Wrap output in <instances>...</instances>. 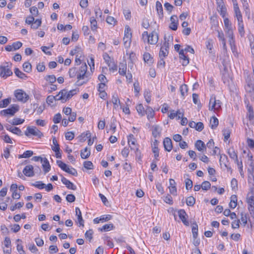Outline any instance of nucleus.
Listing matches in <instances>:
<instances>
[{"label": "nucleus", "mask_w": 254, "mask_h": 254, "mask_svg": "<svg viewBox=\"0 0 254 254\" xmlns=\"http://www.w3.org/2000/svg\"><path fill=\"white\" fill-rule=\"evenodd\" d=\"M19 106L17 105H13L10 108L3 110L0 111V114L1 116H6L7 115H10L11 116H13L14 114L18 111Z\"/></svg>", "instance_id": "obj_9"}, {"label": "nucleus", "mask_w": 254, "mask_h": 254, "mask_svg": "<svg viewBox=\"0 0 254 254\" xmlns=\"http://www.w3.org/2000/svg\"><path fill=\"white\" fill-rule=\"evenodd\" d=\"M42 163V166L44 169L45 174L49 172L51 169V166L49 164V161L46 158H43Z\"/></svg>", "instance_id": "obj_25"}, {"label": "nucleus", "mask_w": 254, "mask_h": 254, "mask_svg": "<svg viewBox=\"0 0 254 254\" xmlns=\"http://www.w3.org/2000/svg\"><path fill=\"white\" fill-rule=\"evenodd\" d=\"M90 22L92 30H96L97 28V24L95 18L94 17H91L90 19Z\"/></svg>", "instance_id": "obj_41"}, {"label": "nucleus", "mask_w": 254, "mask_h": 254, "mask_svg": "<svg viewBox=\"0 0 254 254\" xmlns=\"http://www.w3.org/2000/svg\"><path fill=\"white\" fill-rule=\"evenodd\" d=\"M232 2L233 3L235 16L237 18L238 22H241L243 21L242 15L238 6L237 0H232Z\"/></svg>", "instance_id": "obj_10"}, {"label": "nucleus", "mask_w": 254, "mask_h": 254, "mask_svg": "<svg viewBox=\"0 0 254 254\" xmlns=\"http://www.w3.org/2000/svg\"><path fill=\"white\" fill-rule=\"evenodd\" d=\"M65 94V92H64V91H62V90L58 94H57V95H56L55 96H54L55 97V101L56 100H62V102L64 103L65 102V101H64V94Z\"/></svg>", "instance_id": "obj_37"}, {"label": "nucleus", "mask_w": 254, "mask_h": 254, "mask_svg": "<svg viewBox=\"0 0 254 254\" xmlns=\"http://www.w3.org/2000/svg\"><path fill=\"white\" fill-rule=\"evenodd\" d=\"M42 23L41 19H37L31 25V27L34 29H37L41 26Z\"/></svg>", "instance_id": "obj_39"}, {"label": "nucleus", "mask_w": 254, "mask_h": 254, "mask_svg": "<svg viewBox=\"0 0 254 254\" xmlns=\"http://www.w3.org/2000/svg\"><path fill=\"white\" fill-rule=\"evenodd\" d=\"M62 182L68 189L72 190H75L76 189V187L72 183L64 177L62 178Z\"/></svg>", "instance_id": "obj_21"}, {"label": "nucleus", "mask_w": 254, "mask_h": 254, "mask_svg": "<svg viewBox=\"0 0 254 254\" xmlns=\"http://www.w3.org/2000/svg\"><path fill=\"white\" fill-rule=\"evenodd\" d=\"M195 148L200 152H203L204 150L206 149V145L201 140H197L195 143Z\"/></svg>", "instance_id": "obj_22"}, {"label": "nucleus", "mask_w": 254, "mask_h": 254, "mask_svg": "<svg viewBox=\"0 0 254 254\" xmlns=\"http://www.w3.org/2000/svg\"><path fill=\"white\" fill-rule=\"evenodd\" d=\"M23 174L27 177H32L34 176V167L31 165L25 166L23 170Z\"/></svg>", "instance_id": "obj_14"}, {"label": "nucleus", "mask_w": 254, "mask_h": 254, "mask_svg": "<svg viewBox=\"0 0 254 254\" xmlns=\"http://www.w3.org/2000/svg\"><path fill=\"white\" fill-rule=\"evenodd\" d=\"M171 23L169 28L173 30H176L178 28V18L176 15H173L170 18Z\"/></svg>", "instance_id": "obj_18"}, {"label": "nucleus", "mask_w": 254, "mask_h": 254, "mask_svg": "<svg viewBox=\"0 0 254 254\" xmlns=\"http://www.w3.org/2000/svg\"><path fill=\"white\" fill-rule=\"evenodd\" d=\"M247 92L250 93L251 96L254 94V84L251 82H248L245 86Z\"/></svg>", "instance_id": "obj_26"}, {"label": "nucleus", "mask_w": 254, "mask_h": 254, "mask_svg": "<svg viewBox=\"0 0 254 254\" xmlns=\"http://www.w3.org/2000/svg\"><path fill=\"white\" fill-rule=\"evenodd\" d=\"M93 234V231L92 229H90L88 231H87L85 234V237L86 238L88 239L89 241L92 239V235Z\"/></svg>", "instance_id": "obj_62"}, {"label": "nucleus", "mask_w": 254, "mask_h": 254, "mask_svg": "<svg viewBox=\"0 0 254 254\" xmlns=\"http://www.w3.org/2000/svg\"><path fill=\"white\" fill-rule=\"evenodd\" d=\"M230 198L229 206L231 208H235L237 205V196L236 195H232Z\"/></svg>", "instance_id": "obj_30"}, {"label": "nucleus", "mask_w": 254, "mask_h": 254, "mask_svg": "<svg viewBox=\"0 0 254 254\" xmlns=\"http://www.w3.org/2000/svg\"><path fill=\"white\" fill-rule=\"evenodd\" d=\"M12 45L13 46V50L15 51V50H18L22 47V43L21 42L17 41L16 42L13 43Z\"/></svg>", "instance_id": "obj_63"}, {"label": "nucleus", "mask_w": 254, "mask_h": 254, "mask_svg": "<svg viewBox=\"0 0 254 254\" xmlns=\"http://www.w3.org/2000/svg\"><path fill=\"white\" fill-rule=\"evenodd\" d=\"M195 199L193 196H190L186 199V203L188 206H192L195 204Z\"/></svg>", "instance_id": "obj_44"}, {"label": "nucleus", "mask_w": 254, "mask_h": 254, "mask_svg": "<svg viewBox=\"0 0 254 254\" xmlns=\"http://www.w3.org/2000/svg\"><path fill=\"white\" fill-rule=\"evenodd\" d=\"M112 218V216L111 215H103L100 216L99 218V220H101V222L103 223L111 220Z\"/></svg>", "instance_id": "obj_50"}, {"label": "nucleus", "mask_w": 254, "mask_h": 254, "mask_svg": "<svg viewBox=\"0 0 254 254\" xmlns=\"http://www.w3.org/2000/svg\"><path fill=\"white\" fill-rule=\"evenodd\" d=\"M188 90V86L186 84L182 85L180 87V91L182 96H184L185 93H187Z\"/></svg>", "instance_id": "obj_61"}, {"label": "nucleus", "mask_w": 254, "mask_h": 254, "mask_svg": "<svg viewBox=\"0 0 254 254\" xmlns=\"http://www.w3.org/2000/svg\"><path fill=\"white\" fill-rule=\"evenodd\" d=\"M115 228V226L113 224H107L104 225L102 228L99 229L100 231H109L113 230Z\"/></svg>", "instance_id": "obj_31"}, {"label": "nucleus", "mask_w": 254, "mask_h": 254, "mask_svg": "<svg viewBox=\"0 0 254 254\" xmlns=\"http://www.w3.org/2000/svg\"><path fill=\"white\" fill-rule=\"evenodd\" d=\"M12 74V71L8 66H0V76L1 77L6 78Z\"/></svg>", "instance_id": "obj_11"}, {"label": "nucleus", "mask_w": 254, "mask_h": 254, "mask_svg": "<svg viewBox=\"0 0 254 254\" xmlns=\"http://www.w3.org/2000/svg\"><path fill=\"white\" fill-rule=\"evenodd\" d=\"M238 22V31L241 36H244L245 34V30L243 24V21L242 22Z\"/></svg>", "instance_id": "obj_46"}, {"label": "nucleus", "mask_w": 254, "mask_h": 254, "mask_svg": "<svg viewBox=\"0 0 254 254\" xmlns=\"http://www.w3.org/2000/svg\"><path fill=\"white\" fill-rule=\"evenodd\" d=\"M247 143L248 145V146L251 149H254V140L251 138H248L247 140Z\"/></svg>", "instance_id": "obj_64"}, {"label": "nucleus", "mask_w": 254, "mask_h": 254, "mask_svg": "<svg viewBox=\"0 0 254 254\" xmlns=\"http://www.w3.org/2000/svg\"><path fill=\"white\" fill-rule=\"evenodd\" d=\"M87 66L85 63L83 64L77 71L76 85L81 86L89 80L88 73L87 72Z\"/></svg>", "instance_id": "obj_1"}, {"label": "nucleus", "mask_w": 254, "mask_h": 254, "mask_svg": "<svg viewBox=\"0 0 254 254\" xmlns=\"http://www.w3.org/2000/svg\"><path fill=\"white\" fill-rule=\"evenodd\" d=\"M24 122V119H21L19 118H14L12 120L11 122H10V124L12 125H18L22 124Z\"/></svg>", "instance_id": "obj_48"}, {"label": "nucleus", "mask_w": 254, "mask_h": 254, "mask_svg": "<svg viewBox=\"0 0 254 254\" xmlns=\"http://www.w3.org/2000/svg\"><path fill=\"white\" fill-rule=\"evenodd\" d=\"M90 155V150L88 151L87 148L86 147L83 151H81L80 155L81 157L83 159L87 158Z\"/></svg>", "instance_id": "obj_45"}, {"label": "nucleus", "mask_w": 254, "mask_h": 254, "mask_svg": "<svg viewBox=\"0 0 254 254\" xmlns=\"http://www.w3.org/2000/svg\"><path fill=\"white\" fill-rule=\"evenodd\" d=\"M152 135L155 138L159 137L161 135V128L158 126H155L152 127Z\"/></svg>", "instance_id": "obj_23"}, {"label": "nucleus", "mask_w": 254, "mask_h": 254, "mask_svg": "<svg viewBox=\"0 0 254 254\" xmlns=\"http://www.w3.org/2000/svg\"><path fill=\"white\" fill-rule=\"evenodd\" d=\"M24 70L26 72H30L32 70V66L29 62H25L23 64Z\"/></svg>", "instance_id": "obj_47"}, {"label": "nucleus", "mask_w": 254, "mask_h": 254, "mask_svg": "<svg viewBox=\"0 0 254 254\" xmlns=\"http://www.w3.org/2000/svg\"><path fill=\"white\" fill-rule=\"evenodd\" d=\"M76 215L77 216L78 222L79 226H84V220L82 219L81 212L78 207L75 208Z\"/></svg>", "instance_id": "obj_24"}, {"label": "nucleus", "mask_w": 254, "mask_h": 254, "mask_svg": "<svg viewBox=\"0 0 254 254\" xmlns=\"http://www.w3.org/2000/svg\"><path fill=\"white\" fill-rule=\"evenodd\" d=\"M24 134L27 136L33 135L34 136H38L40 138L43 136V133L35 127H28Z\"/></svg>", "instance_id": "obj_7"}, {"label": "nucleus", "mask_w": 254, "mask_h": 254, "mask_svg": "<svg viewBox=\"0 0 254 254\" xmlns=\"http://www.w3.org/2000/svg\"><path fill=\"white\" fill-rule=\"evenodd\" d=\"M127 71L126 64L120 63L119 64V72L122 75H125Z\"/></svg>", "instance_id": "obj_32"}, {"label": "nucleus", "mask_w": 254, "mask_h": 254, "mask_svg": "<svg viewBox=\"0 0 254 254\" xmlns=\"http://www.w3.org/2000/svg\"><path fill=\"white\" fill-rule=\"evenodd\" d=\"M142 39L145 41L147 39V42L151 45L156 44L158 41V35L155 31L148 34L147 31H144L142 34Z\"/></svg>", "instance_id": "obj_2"}, {"label": "nucleus", "mask_w": 254, "mask_h": 254, "mask_svg": "<svg viewBox=\"0 0 254 254\" xmlns=\"http://www.w3.org/2000/svg\"><path fill=\"white\" fill-rule=\"evenodd\" d=\"M45 79L51 83H54L56 80V76L54 75H47L45 77Z\"/></svg>", "instance_id": "obj_53"}, {"label": "nucleus", "mask_w": 254, "mask_h": 254, "mask_svg": "<svg viewBox=\"0 0 254 254\" xmlns=\"http://www.w3.org/2000/svg\"><path fill=\"white\" fill-rule=\"evenodd\" d=\"M32 186L39 189H43L45 187V184L41 181H37L35 183L32 184Z\"/></svg>", "instance_id": "obj_49"}, {"label": "nucleus", "mask_w": 254, "mask_h": 254, "mask_svg": "<svg viewBox=\"0 0 254 254\" xmlns=\"http://www.w3.org/2000/svg\"><path fill=\"white\" fill-rule=\"evenodd\" d=\"M14 95L18 101L23 103L26 102L29 99V95L21 89L15 90Z\"/></svg>", "instance_id": "obj_8"}, {"label": "nucleus", "mask_w": 254, "mask_h": 254, "mask_svg": "<svg viewBox=\"0 0 254 254\" xmlns=\"http://www.w3.org/2000/svg\"><path fill=\"white\" fill-rule=\"evenodd\" d=\"M186 188L187 190L191 189L192 187V182L189 179H186L185 180Z\"/></svg>", "instance_id": "obj_59"}, {"label": "nucleus", "mask_w": 254, "mask_h": 254, "mask_svg": "<svg viewBox=\"0 0 254 254\" xmlns=\"http://www.w3.org/2000/svg\"><path fill=\"white\" fill-rule=\"evenodd\" d=\"M145 114L147 115V118L148 120L150 118H153L154 115V111L152 108L147 106L145 112Z\"/></svg>", "instance_id": "obj_34"}, {"label": "nucleus", "mask_w": 254, "mask_h": 254, "mask_svg": "<svg viewBox=\"0 0 254 254\" xmlns=\"http://www.w3.org/2000/svg\"><path fill=\"white\" fill-rule=\"evenodd\" d=\"M111 102L114 104V108L116 109L118 107L119 105L120 104V101L119 99L118 96L117 94H115L113 95L112 98Z\"/></svg>", "instance_id": "obj_29"}, {"label": "nucleus", "mask_w": 254, "mask_h": 254, "mask_svg": "<svg viewBox=\"0 0 254 254\" xmlns=\"http://www.w3.org/2000/svg\"><path fill=\"white\" fill-rule=\"evenodd\" d=\"M10 102V99H5L0 101V108H2L6 107Z\"/></svg>", "instance_id": "obj_51"}, {"label": "nucleus", "mask_w": 254, "mask_h": 254, "mask_svg": "<svg viewBox=\"0 0 254 254\" xmlns=\"http://www.w3.org/2000/svg\"><path fill=\"white\" fill-rule=\"evenodd\" d=\"M178 215L179 216V218L182 220L183 223L184 224V225L186 226L189 225V222L187 220V214L184 209H181L178 211Z\"/></svg>", "instance_id": "obj_15"}, {"label": "nucleus", "mask_w": 254, "mask_h": 254, "mask_svg": "<svg viewBox=\"0 0 254 254\" xmlns=\"http://www.w3.org/2000/svg\"><path fill=\"white\" fill-rule=\"evenodd\" d=\"M224 24L225 26V29L232 28V23L228 18H224Z\"/></svg>", "instance_id": "obj_52"}, {"label": "nucleus", "mask_w": 254, "mask_h": 254, "mask_svg": "<svg viewBox=\"0 0 254 254\" xmlns=\"http://www.w3.org/2000/svg\"><path fill=\"white\" fill-rule=\"evenodd\" d=\"M143 59L145 62L151 63L152 58L151 55L148 53H145L143 55Z\"/></svg>", "instance_id": "obj_57"}, {"label": "nucleus", "mask_w": 254, "mask_h": 254, "mask_svg": "<svg viewBox=\"0 0 254 254\" xmlns=\"http://www.w3.org/2000/svg\"><path fill=\"white\" fill-rule=\"evenodd\" d=\"M228 153L231 158L234 159L235 161H237V154L233 148L229 149Z\"/></svg>", "instance_id": "obj_36"}, {"label": "nucleus", "mask_w": 254, "mask_h": 254, "mask_svg": "<svg viewBox=\"0 0 254 254\" xmlns=\"http://www.w3.org/2000/svg\"><path fill=\"white\" fill-rule=\"evenodd\" d=\"M169 48V43L165 41L163 45L161 47L159 52V57L160 58L162 57L164 58L167 56L168 54V49Z\"/></svg>", "instance_id": "obj_12"}, {"label": "nucleus", "mask_w": 254, "mask_h": 254, "mask_svg": "<svg viewBox=\"0 0 254 254\" xmlns=\"http://www.w3.org/2000/svg\"><path fill=\"white\" fill-rule=\"evenodd\" d=\"M197 232H198V226H197L196 223H194L192 224V233L193 237L194 239H196V237H197V235H198Z\"/></svg>", "instance_id": "obj_42"}, {"label": "nucleus", "mask_w": 254, "mask_h": 254, "mask_svg": "<svg viewBox=\"0 0 254 254\" xmlns=\"http://www.w3.org/2000/svg\"><path fill=\"white\" fill-rule=\"evenodd\" d=\"M136 110L138 112V113L141 116H143L145 115V110H144V108L142 105V104H140L138 105L136 107Z\"/></svg>", "instance_id": "obj_40"}, {"label": "nucleus", "mask_w": 254, "mask_h": 254, "mask_svg": "<svg viewBox=\"0 0 254 254\" xmlns=\"http://www.w3.org/2000/svg\"><path fill=\"white\" fill-rule=\"evenodd\" d=\"M218 120L215 117H212L210 121V125L212 129L215 128L218 125Z\"/></svg>", "instance_id": "obj_33"}, {"label": "nucleus", "mask_w": 254, "mask_h": 254, "mask_svg": "<svg viewBox=\"0 0 254 254\" xmlns=\"http://www.w3.org/2000/svg\"><path fill=\"white\" fill-rule=\"evenodd\" d=\"M78 91V89H72L69 91H67L66 89L62 90V91H64V92H65V94H64V101L66 102L67 100L70 99L73 95L76 94Z\"/></svg>", "instance_id": "obj_13"}, {"label": "nucleus", "mask_w": 254, "mask_h": 254, "mask_svg": "<svg viewBox=\"0 0 254 254\" xmlns=\"http://www.w3.org/2000/svg\"><path fill=\"white\" fill-rule=\"evenodd\" d=\"M170 186L169 187L170 192L173 195L177 194V188L176 187V183L174 179H170L169 180Z\"/></svg>", "instance_id": "obj_20"}, {"label": "nucleus", "mask_w": 254, "mask_h": 254, "mask_svg": "<svg viewBox=\"0 0 254 254\" xmlns=\"http://www.w3.org/2000/svg\"><path fill=\"white\" fill-rule=\"evenodd\" d=\"M132 33L131 29L128 25H126L125 29V34L123 38L124 45L125 48L130 47L131 42Z\"/></svg>", "instance_id": "obj_5"}, {"label": "nucleus", "mask_w": 254, "mask_h": 254, "mask_svg": "<svg viewBox=\"0 0 254 254\" xmlns=\"http://www.w3.org/2000/svg\"><path fill=\"white\" fill-rule=\"evenodd\" d=\"M222 102L219 100H216V97L212 95L210 97L209 104V110L217 112L221 109Z\"/></svg>", "instance_id": "obj_4"}, {"label": "nucleus", "mask_w": 254, "mask_h": 254, "mask_svg": "<svg viewBox=\"0 0 254 254\" xmlns=\"http://www.w3.org/2000/svg\"><path fill=\"white\" fill-rule=\"evenodd\" d=\"M163 145L164 148L166 151L170 152L172 150L173 147L172 142L170 138L166 137L164 139L163 141Z\"/></svg>", "instance_id": "obj_19"}, {"label": "nucleus", "mask_w": 254, "mask_h": 254, "mask_svg": "<svg viewBox=\"0 0 254 254\" xmlns=\"http://www.w3.org/2000/svg\"><path fill=\"white\" fill-rule=\"evenodd\" d=\"M5 127L6 129L7 130H9V131H11V132H12L14 134H16L18 135H20V136L22 135V131L18 127H12L9 125H7L5 126Z\"/></svg>", "instance_id": "obj_17"}, {"label": "nucleus", "mask_w": 254, "mask_h": 254, "mask_svg": "<svg viewBox=\"0 0 254 254\" xmlns=\"http://www.w3.org/2000/svg\"><path fill=\"white\" fill-rule=\"evenodd\" d=\"M62 120V116L60 113L56 114L53 119V122L55 124L59 123Z\"/></svg>", "instance_id": "obj_55"}, {"label": "nucleus", "mask_w": 254, "mask_h": 254, "mask_svg": "<svg viewBox=\"0 0 254 254\" xmlns=\"http://www.w3.org/2000/svg\"><path fill=\"white\" fill-rule=\"evenodd\" d=\"M211 184L208 181H204L201 185V188L203 190H207L210 188Z\"/></svg>", "instance_id": "obj_56"}, {"label": "nucleus", "mask_w": 254, "mask_h": 254, "mask_svg": "<svg viewBox=\"0 0 254 254\" xmlns=\"http://www.w3.org/2000/svg\"><path fill=\"white\" fill-rule=\"evenodd\" d=\"M104 241H106L107 245L110 248H113L114 247L113 242L111 240V238L109 236H105L104 238Z\"/></svg>", "instance_id": "obj_60"}, {"label": "nucleus", "mask_w": 254, "mask_h": 254, "mask_svg": "<svg viewBox=\"0 0 254 254\" xmlns=\"http://www.w3.org/2000/svg\"><path fill=\"white\" fill-rule=\"evenodd\" d=\"M218 5V8H219L218 9L219 12L220 13V14L224 18L226 16V14L227 13V9L226 7L223 4H217Z\"/></svg>", "instance_id": "obj_28"}, {"label": "nucleus", "mask_w": 254, "mask_h": 254, "mask_svg": "<svg viewBox=\"0 0 254 254\" xmlns=\"http://www.w3.org/2000/svg\"><path fill=\"white\" fill-rule=\"evenodd\" d=\"M248 209L251 217L254 218V189L252 188L247 195Z\"/></svg>", "instance_id": "obj_3"}, {"label": "nucleus", "mask_w": 254, "mask_h": 254, "mask_svg": "<svg viewBox=\"0 0 254 254\" xmlns=\"http://www.w3.org/2000/svg\"><path fill=\"white\" fill-rule=\"evenodd\" d=\"M156 9L160 17L163 16V7L161 3L157 1L156 2Z\"/></svg>", "instance_id": "obj_27"}, {"label": "nucleus", "mask_w": 254, "mask_h": 254, "mask_svg": "<svg viewBox=\"0 0 254 254\" xmlns=\"http://www.w3.org/2000/svg\"><path fill=\"white\" fill-rule=\"evenodd\" d=\"M33 154V152L31 150H27L25 151L22 154L19 155L18 156V158H29L32 156Z\"/></svg>", "instance_id": "obj_38"}, {"label": "nucleus", "mask_w": 254, "mask_h": 254, "mask_svg": "<svg viewBox=\"0 0 254 254\" xmlns=\"http://www.w3.org/2000/svg\"><path fill=\"white\" fill-rule=\"evenodd\" d=\"M226 36L229 38V42L231 46L234 44V34L233 28L226 29L224 30Z\"/></svg>", "instance_id": "obj_16"}, {"label": "nucleus", "mask_w": 254, "mask_h": 254, "mask_svg": "<svg viewBox=\"0 0 254 254\" xmlns=\"http://www.w3.org/2000/svg\"><path fill=\"white\" fill-rule=\"evenodd\" d=\"M23 205H24L23 202H19L16 203L15 204V205L10 206V209L13 211L15 210L16 209L20 208L21 207H22L23 206Z\"/></svg>", "instance_id": "obj_54"}, {"label": "nucleus", "mask_w": 254, "mask_h": 254, "mask_svg": "<svg viewBox=\"0 0 254 254\" xmlns=\"http://www.w3.org/2000/svg\"><path fill=\"white\" fill-rule=\"evenodd\" d=\"M14 73L17 77L21 79H26L27 77L26 74L21 71L18 68L14 69Z\"/></svg>", "instance_id": "obj_35"}, {"label": "nucleus", "mask_w": 254, "mask_h": 254, "mask_svg": "<svg viewBox=\"0 0 254 254\" xmlns=\"http://www.w3.org/2000/svg\"><path fill=\"white\" fill-rule=\"evenodd\" d=\"M106 21L108 23L112 25H115L117 22L114 17L112 16H108L106 18Z\"/></svg>", "instance_id": "obj_58"}, {"label": "nucleus", "mask_w": 254, "mask_h": 254, "mask_svg": "<svg viewBox=\"0 0 254 254\" xmlns=\"http://www.w3.org/2000/svg\"><path fill=\"white\" fill-rule=\"evenodd\" d=\"M57 164H58L59 167L60 168H61V169H62L63 171H65V172H66L69 174H71L73 176H76L77 175V172L74 168H69L68 167V166L66 164H65L62 161L57 160Z\"/></svg>", "instance_id": "obj_6"}, {"label": "nucleus", "mask_w": 254, "mask_h": 254, "mask_svg": "<svg viewBox=\"0 0 254 254\" xmlns=\"http://www.w3.org/2000/svg\"><path fill=\"white\" fill-rule=\"evenodd\" d=\"M136 140L134 137V135L132 134H130L128 136V143L129 145L130 144L134 146L133 147H135L137 145L135 144Z\"/></svg>", "instance_id": "obj_43"}]
</instances>
